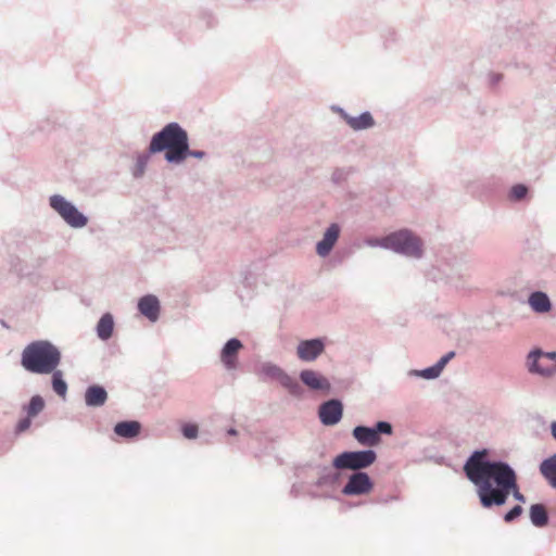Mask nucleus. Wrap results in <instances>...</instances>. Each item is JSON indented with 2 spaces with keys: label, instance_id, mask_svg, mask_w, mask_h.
<instances>
[{
  "label": "nucleus",
  "instance_id": "obj_18",
  "mask_svg": "<svg viewBox=\"0 0 556 556\" xmlns=\"http://www.w3.org/2000/svg\"><path fill=\"white\" fill-rule=\"evenodd\" d=\"M108 399L106 391L99 386L89 387L85 394L86 404L88 406H101Z\"/></svg>",
  "mask_w": 556,
  "mask_h": 556
},
{
  "label": "nucleus",
  "instance_id": "obj_8",
  "mask_svg": "<svg viewBox=\"0 0 556 556\" xmlns=\"http://www.w3.org/2000/svg\"><path fill=\"white\" fill-rule=\"evenodd\" d=\"M342 404L338 400H330L325 402L319 407L320 421L326 426H333L338 424L342 418Z\"/></svg>",
  "mask_w": 556,
  "mask_h": 556
},
{
  "label": "nucleus",
  "instance_id": "obj_2",
  "mask_svg": "<svg viewBox=\"0 0 556 556\" xmlns=\"http://www.w3.org/2000/svg\"><path fill=\"white\" fill-rule=\"evenodd\" d=\"M149 151H164L167 162L179 164L188 157V134L177 123H169L152 137Z\"/></svg>",
  "mask_w": 556,
  "mask_h": 556
},
{
  "label": "nucleus",
  "instance_id": "obj_4",
  "mask_svg": "<svg viewBox=\"0 0 556 556\" xmlns=\"http://www.w3.org/2000/svg\"><path fill=\"white\" fill-rule=\"evenodd\" d=\"M379 244L386 249L407 256L420 257L422 254V244L419 238L408 230H400L382 238Z\"/></svg>",
  "mask_w": 556,
  "mask_h": 556
},
{
  "label": "nucleus",
  "instance_id": "obj_14",
  "mask_svg": "<svg viewBox=\"0 0 556 556\" xmlns=\"http://www.w3.org/2000/svg\"><path fill=\"white\" fill-rule=\"evenodd\" d=\"M242 348L238 339H230L222 351V362L228 369H235L237 366V354Z\"/></svg>",
  "mask_w": 556,
  "mask_h": 556
},
{
  "label": "nucleus",
  "instance_id": "obj_36",
  "mask_svg": "<svg viewBox=\"0 0 556 556\" xmlns=\"http://www.w3.org/2000/svg\"><path fill=\"white\" fill-rule=\"evenodd\" d=\"M455 356V353L454 352H450L447 353L446 355H444V357L450 362L453 357Z\"/></svg>",
  "mask_w": 556,
  "mask_h": 556
},
{
  "label": "nucleus",
  "instance_id": "obj_26",
  "mask_svg": "<svg viewBox=\"0 0 556 556\" xmlns=\"http://www.w3.org/2000/svg\"><path fill=\"white\" fill-rule=\"evenodd\" d=\"M148 161H149V156L148 155H143V156H139L138 157L136 166H135V169H134V176L135 177H140V176L143 175L146 166L148 164Z\"/></svg>",
  "mask_w": 556,
  "mask_h": 556
},
{
  "label": "nucleus",
  "instance_id": "obj_21",
  "mask_svg": "<svg viewBox=\"0 0 556 556\" xmlns=\"http://www.w3.org/2000/svg\"><path fill=\"white\" fill-rule=\"evenodd\" d=\"M344 119L346 121L349 126L354 130L366 129L374 125V118L368 112L361 114L358 117L346 115Z\"/></svg>",
  "mask_w": 556,
  "mask_h": 556
},
{
  "label": "nucleus",
  "instance_id": "obj_33",
  "mask_svg": "<svg viewBox=\"0 0 556 556\" xmlns=\"http://www.w3.org/2000/svg\"><path fill=\"white\" fill-rule=\"evenodd\" d=\"M448 361L443 356L441 359L434 365L440 371L445 367Z\"/></svg>",
  "mask_w": 556,
  "mask_h": 556
},
{
  "label": "nucleus",
  "instance_id": "obj_35",
  "mask_svg": "<svg viewBox=\"0 0 556 556\" xmlns=\"http://www.w3.org/2000/svg\"><path fill=\"white\" fill-rule=\"evenodd\" d=\"M551 432H552L553 438L556 440V421L552 422Z\"/></svg>",
  "mask_w": 556,
  "mask_h": 556
},
{
  "label": "nucleus",
  "instance_id": "obj_5",
  "mask_svg": "<svg viewBox=\"0 0 556 556\" xmlns=\"http://www.w3.org/2000/svg\"><path fill=\"white\" fill-rule=\"evenodd\" d=\"M377 455L372 450L343 452L333 459V467L337 469L359 470L371 466Z\"/></svg>",
  "mask_w": 556,
  "mask_h": 556
},
{
  "label": "nucleus",
  "instance_id": "obj_6",
  "mask_svg": "<svg viewBox=\"0 0 556 556\" xmlns=\"http://www.w3.org/2000/svg\"><path fill=\"white\" fill-rule=\"evenodd\" d=\"M50 205L73 227H83L87 218L61 195L50 198Z\"/></svg>",
  "mask_w": 556,
  "mask_h": 556
},
{
  "label": "nucleus",
  "instance_id": "obj_29",
  "mask_svg": "<svg viewBox=\"0 0 556 556\" xmlns=\"http://www.w3.org/2000/svg\"><path fill=\"white\" fill-rule=\"evenodd\" d=\"M182 433L187 439H194L198 435V426L194 424H187L182 427Z\"/></svg>",
  "mask_w": 556,
  "mask_h": 556
},
{
  "label": "nucleus",
  "instance_id": "obj_7",
  "mask_svg": "<svg viewBox=\"0 0 556 556\" xmlns=\"http://www.w3.org/2000/svg\"><path fill=\"white\" fill-rule=\"evenodd\" d=\"M374 483L365 472L353 473L342 489L344 495H363L371 492Z\"/></svg>",
  "mask_w": 556,
  "mask_h": 556
},
{
  "label": "nucleus",
  "instance_id": "obj_34",
  "mask_svg": "<svg viewBox=\"0 0 556 556\" xmlns=\"http://www.w3.org/2000/svg\"><path fill=\"white\" fill-rule=\"evenodd\" d=\"M204 152L203 151H191L189 150L188 152V156H194V157H198V159H202L204 156Z\"/></svg>",
  "mask_w": 556,
  "mask_h": 556
},
{
  "label": "nucleus",
  "instance_id": "obj_30",
  "mask_svg": "<svg viewBox=\"0 0 556 556\" xmlns=\"http://www.w3.org/2000/svg\"><path fill=\"white\" fill-rule=\"evenodd\" d=\"M375 430L378 431V434L380 435V433H386V434H390L392 432V427L389 422H386V421H379L376 426V428H374Z\"/></svg>",
  "mask_w": 556,
  "mask_h": 556
},
{
  "label": "nucleus",
  "instance_id": "obj_11",
  "mask_svg": "<svg viewBox=\"0 0 556 556\" xmlns=\"http://www.w3.org/2000/svg\"><path fill=\"white\" fill-rule=\"evenodd\" d=\"M300 378L311 390L325 392L330 390L328 379L315 370L305 369L300 374Z\"/></svg>",
  "mask_w": 556,
  "mask_h": 556
},
{
  "label": "nucleus",
  "instance_id": "obj_9",
  "mask_svg": "<svg viewBox=\"0 0 556 556\" xmlns=\"http://www.w3.org/2000/svg\"><path fill=\"white\" fill-rule=\"evenodd\" d=\"M534 359L531 365V370L539 372L543 376H552L556 374V353H546L543 354L541 352L533 354Z\"/></svg>",
  "mask_w": 556,
  "mask_h": 556
},
{
  "label": "nucleus",
  "instance_id": "obj_24",
  "mask_svg": "<svg viewBox=\"0 0 556 556\" xmlns=\"http://www.w3.org/2000/svg\"><path fill=\"white\" fill-rule=\"evenodd\" d=\"M45 407V401L40 395H35L31 397L28 407L27 415L29 417H35L38 415Z\"/></svg>",
  "mask_w": 556,
  "mask_h": 556
},
{
  "label": "nucleus",
  "instance_id": "obj_31",
  "mask_svg": "<svg viewBox=\"0 0 556 556\" xmlns=\"http://www.w3.org/2000/svg\"><path fill=\"white\" fill-rule=\"evenodd\" d=\"M30 418L31 417L27 416L26 418L18 421V424L16 426L17 433L24 432L30 427V424H31Z\"/></svg>",
  "mask_w": 556,
  "mask_h": 556
},
{
  "label": "nucleus",
  "instance_id": "obj_22",
  "mask_svg": "<svg viewBox=\"0 0 556 556\" xmlns=\"http://www.w3.org/2000/svg\"><path fill=\"white\" fill-rule=\"evenodd\" d=\"M113 328V317L111 314H104L97 325V333L102 340H108L112 337Z\"/></svg>",
  "mask_w": 556,
  "mask_h": 556
},
{
  "label": "nucleus",
  "instance_id": "obj_3",
  "mask_svg": "<svg viewBox=\"0 0 556 556\" xmlns=\"http://www.w3.org/2000/svg\"><path fill=\"white\" fill-rule=\"evenodd\" d=\"M61 363V352L49 341L29 343L22 352L21 364L29 372L48 375Z\"/></svg>",
  "mask_w": 556,
  "mask_h": 556
},
{
  "label": "nucleus",
  "instance_id": "obj_23",
  "mask_svg": "<svg viewBox=\"0 0 556 556\" xmlns=\"http://www.w3.org/2000/svg\"><path fill=\"white\" fill-rule=\"evenodd\" d=\"M52 374V388L54 392L60 395L62 399H65L67 392V384L63 379V374L61 370L54 369Z\"/></svg>",
  "mask_w": 556,
  "mask_h": 556
},
{
  "label": "nucleus",
  "instance_id": "obj_10",
  "mask_svg": "<svg viewBox=\"0 0 556 556\" xmlns=\"http://www.w3.org/2000/svg\"><path fill=\"white\" fill-rule=\"evenodd\" d=\"M324 343L319 339L304 340L298 345L296 353L300 359L312 362L324 352Z\"/></svg>",
  "mask_w": 556,
  "mask_h": 556
},
{
  "label": "nucleus",
  "instance_id": "obj_28",
  "mask_svg": "<svg viewBox=\"0 0 556 556\" xmlns=\"http://www.w3.org/2000/svg\"><path fill=\"white\" fill-rule=\"evenodd\" d=\"M523 509L520 505L513 507L505 516V522H511L522 514Z\"/></svg>",
  "mask_w": 556,
  "mask_h": 556
},
{
  "label": "nucleus",
  "instance_id": "obj_37",
  "mask_svg": "<svg viewBox=\"0 0 556 556\" xmlns=\"http://www.w3.org/2000/svg\"><path fill=\"white\" fill-rule=\"evenodd\" d=\"M228 433H229V434H231V435H235V434H237V431H236L235 429H230V430L228 431Z\"/></svg>",
  "mask_w": 556,
  "mask_h": 556
},
{
  "label": "nucleus",
  "instance_id": "obj_27",
  "mask_svg": "<svg viewBox=\"0 0 556 556\" xmlns=\"http://www.w3.org/2000/svg\"><path fill=\"white\" fill-rule=\"evenodd\" d=\"M528 189L523 185H516L511 188L510 197L515 200H521L526 197Z\"/></svg>",
  "mask_w": 556,
  "mask_h": 556
},
{
  "label": "nucleus",
  "instance_id": "obj_16",
  "mask_svg": "<svg viewBox=\"0 0 556 556\" xmlns=\"http://www.w3.org/2000/svg\"><path fill=\"white\" fill-rule=\"evenodd\" d=\"M141 425L138 421H122L114 427V432L122 438L131 439L140 433Z\"/></svg>",
  "mask_w": 556,
  "mask_h": 556
},
{
  "label": "nucleus",
  "instance_id": "obj_13",
  "mask_svg": "<svg viewBox=\"0 0 556 556\" xmlns=\"http://www.w3.org/2000/svg\"><path fill=\"white\" fill-rule=\"evenodd\" d=\"M138 308L140 313L151 321H155L160 314V302L155 295H146L139 300Z\"/></svg>",
  "mask_w": 556,
  "mask_h": 556
},
{
  "label": "nucleus",
  "instance_id": "obj_12",
  "mask_svg": "<svg viewBox=\"0 0 556 556\" xmlns=\"http://www.w3.org/2000/svg\"><path fill=\"white\" fill-rule=\"evenodd\" d=\"M340 228L337 224L330 225L321 241L317 243L316 251L320 256L329 254L339 238Z\"/></svg>",
  "mask_w": 556,
  "mask_h": 556
},
{
  "label": "nucleus",
  "instance_id": "obj_15",
  "mask_svg": "<svg viewBox=\"0 0 556 556\" xmlns=\"http://www.w3.org/2000/svg\"><path fill=\"white\" fill-rule=\"evenodd\" d=\"M353 437L359 444L365 446H376L380 442V435L374 428L357 426L353 430Z\"/></svg>",
  "mask_w": 556,
  "mask_h": 556
},
{
  "label": "nucleus",
  "instance_id": "obj_20",
  "mask_svg": "<svg viewBox=\"0 0 556 556\" xmlns=\"http://www.w3.org/2000/svg\"><path fill=\"white\" fill-rule=\"evenodd\" d=\"M530 519L535 527H545L548 522V516L544 505L533 504L530 507Z\"/></svg>",
  "mask_w": 556,
  "mask_h": 556
},
{
  "label": "nucleus",
  "instance_id": "obj_17",
  "mask_svg": "<svg viewBox=\"0 0 556 556\" xmlns=\"http://www.w3.org/2000/svg\"><path fill=\"white\" fill-rule=\"evenodd\" d=\"M529 305L536 313H547L552 307L548 296L541 291L533 292L529 296Z\"/></svg>",
  "mask_w": 556,
  "mask_h": 556
},
{
  "label": "nucleus",
  "instance_id": "obj_1",
  "mask_svg": "<svg viewBox=\"0 0 556 556\" xmlns=\"http://www.w3.org/2000/svg\"><path fill=\"white\" fill-rule=\"evenodd\" d=\"M488 450L475 451L464 465L466 477L477 486L481 505L484 508L502 506L511 492L523 503L515 471L506 463L488 460Z\"/></svg>",
  "mask_w": 556,
  "mask_h": 556
},
{
  "label": "nucleus",
  "instance_id": "obj_25",
  "mask_svg": "<svg viewBox=\"0 0 556 556\" xmlns=\"http://www.w3.org/2000/svg\"><path fill=\"white\" fill-rule=\"evenodd\" d=\"M280 381H281V384L285 386L286 388H288L291 393H293V394L298 393L300 386L293 378L289 377L288 375H282Z\"/></svg>",
  "mask_w": 556,
  "mask_h": 556
},
{
  "label": "nucleus",
  "instance_id": "obj_32",
  "mask_svg": "<svg viewBox=\"0 0 556 556\" xmlns=\"http://www.w3.org/2000/svg\"><path fill=\"white\" fill-rule=\"evenodd\" d=\"M440 372L441 371L435 366H432V367L425 369L422 371L421 376L427 379H432V378L438 377L440 375Z\"/></svg>",
  "mask_w": 556,
  "mask_h": 556
},
{
  "label": "nucleus",
  "instance_id": "obj_19",
  "mask_svg": "<svg viewBox=\"0 0 556 556\" xmlns=\"http://www.w3.org/2000/svg\"><path fill=\"white\" fill-rule=\"evenodd\" d=\"M540 471L552 486H556V455L543 460Z\"/></svg>",
  "mask_w": 556,
  "mask_h": 556
}]
</instances>
